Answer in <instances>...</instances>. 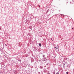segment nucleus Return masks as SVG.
Segmentation results:
<instances>
[{
  "label": "nucleus",
  "mask_w": 74,
  "mask_h": 74,
  "mask_svg": "<svg viewBox=\"0 0 74 74\" xmlns=\"http://www.w3.org/2000/svg\"><path fill=\"white\" fill-rule=\"evenodd\" d=\"M73 29V27L72 28V29Z\"/></svg>",
  "instance_id": "9"
},
{
  "label": "nucleus",
  "mask_w": 74,
  "mask_h": 74,
  "mask_svg": "<svg viewBox=\"0 0 74 74\" xmlns=\"http://www.w3.org/2000/svg\"><path fill=\"white\" fill-rule=\"evenodd\" d=\"M39 45L40 46V47L41 46V44L40 43H39Z\"/></svg>",
  "instance_id": "3"
},
{
  "label": "nucleus",
  "mask_w": 74,
  "mask_h": 74,
  "mask_svg": "<svg viewBox=\"0 0 74 74\" xmlns=\"http://www.w3.org/2000/svg\"><path fill=\"white\" fill-rule=\"evenodd\" d=\"M55 48H56V49H58V47H55Z\"/></svg>",
  "instance_id": "6"
},
{
  "label": "nucleus",
  "mask_w": 74,
  "mask_h": 74,
  "mask_svg": "<svg viewBox=\"0 0 74 74\" xmlns=\"http://www.w3.org/2000/svg\"><path fill=\"white\" fill-rule=\"evenodd\" d=\"M18 61L19 62H21V60L20 59H18Z\"/></svg>",
  "instance_id": "4"
},
{
  "label": "nucleus",
  "mask_w": 74,
  "mask_h": 74,
  "mask_svg": "<svg viewBox=\"0 0 74 74\" xmlns=\"http://www.w3.org/2000/svg\"><path fill=\"white\" fill-rule=\"evenodd\" d=\"M39 6L40 7V5H39Z\"/></svg>",
  "instance_id": "10"
},
{
  "label": "nucleus",
  "mask_w": 74,
  "mask_h": 74,
  "mask_svg": "<svg viewBox=\"0 0 74 74\" xmlns=\"http://www.w3.org/2000/svg\"><path fill=\"white\" fill-rule=\"evenodd\" d=\"M66 67H68V66L67 65V66Z\"/></svg>",
  "instance_id": "13"
},
{
  "label": "nucleus",
  "mask_w": 74,
  "mask_h": 74,
  "mask_svg": "<svg viewBox=\"0 0 74 74\" xmlns=\"http://www.w3.org/2000/svg\"><path fill=\"white\" fill-rule=\"evenodd\" d=\"M61 15H62V14H61Z\"/></svg>",
  "instance_id": "14"
},
{
  "label": "nucleus",
  "mask_w": 74,
  "mask_h": 74,
  "mask_svg": "<svg viewBox=\"0 0 74 74\" xmlns=\"http://www.w3.org/2000/svg\"><path fill=\"white\" fill-rule=\"evenodd\" d=\"M56 74H59V73L57 72V73H56Z\"/></svg>",
  "instance_id": "8"
},
{
  "label": "nucleus",
  "mask_w": 74,
  "mask_h": 74,
  "mask_svg": "<svg viewBox=\"0 0 74 74\" xmlns=\"http://www.w3.org/2000/svg\"><path fill=\"white\" fill-rule=\"evenodd\" d=\"M5 45H6V46H7V45H6L5 44Z\"/></svg>",
  "instance_id": "12"
},
{
  "label": "nucleus",
  "mask_w": 74,
  "mask_h": 74,
  "mask_svg": "<svg viewBox=\"0 0 74 74\" xmlns=\"http://www.w3.org/2000/svg\"><path fill=\"white\" fill-rule=\"evenodd\" d=\"M51 40H52V41H53V40H52V39H51Z\"/></svg>",
  "instance_id": "11"
},
{
  "label": "nucleus",
  "mask_w": 74,
  "mask_h": 74,
  "mask_svg": "<svg viewBox=\"0 0 74 74\" xmlns=\"http://www.w3.org/2000/svg\"><path fill=\"white\" fill-rule=\"evenodd\" d=\"M66 74H69V72H66Z\"/></svg>",
  "instance_id": "7"
},
{
  "label": "nucleus",
  "mask_w": 74,
  "mask_h": 74,
  "mask_svg": "<svg viewBox=\"0 0 74 74\" xmlns=\"http://www.w3.org/2000/svg\"><path fill=\"white\" fill-rule=\"evenodd\" d=\"M42 56H43V58H45V55L43 54Z\"/></svg>",
  "instance_id": "5"
},
{
  "label": "nucleus",
  "mask_w": 74,
  "mask_h": 74,
  "mask_svg": "<svg viewBox=\"0 0 74 74\" xmlns=\"http://www.w3.org/2000/svg\"><path fill=\"white\" fill-rule=\"evenodd\" d=\"M65 64H66V63H64L63 64V67H64V69H65L66 65H65Z\"/></svg>",
  "instance_id": "2"
},
{
  "label": "nucleus",
  "mask_w": 74,
  "mask_h": 74,
  "mask_svg": "<svg viewBox=\"0 0 74 74\" xmlns=\"http://www.w3.org/2000/svg\"><path fill=\"white\" fill-rule=\"evenodd\" d=\"M42 61H47V58H43L42 59Z\"/></svg>",
  "instance_id": "1"
}]
</instances>
